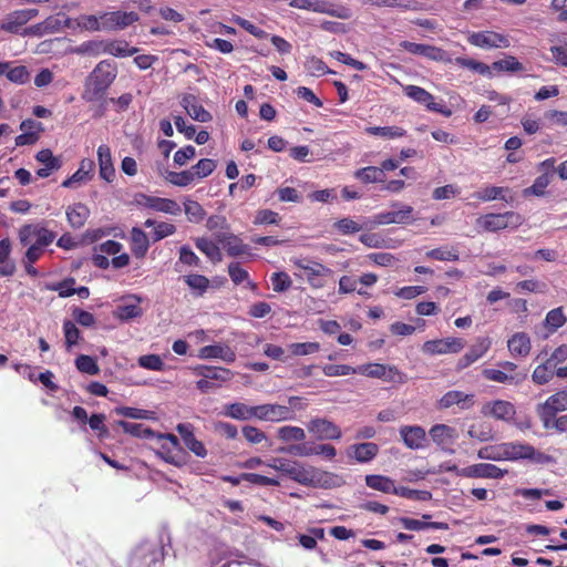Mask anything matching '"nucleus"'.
Listing matches in <instances>:
<instances>
[{
	"label": "nucleus",
	"instance_id": "nucleus-59",
	"mask_svg": "<svg viewBox=\"0 0 567 567\" xmlns=\"http://www.w3.org/2000/svg\"><path fill=\"white\" fill-rule=\"evenodd\" d=\"M186 285L192 289L198 291V295H204L209 288V279L204 275L192 274L184 278Z\"/></svg>",
	"mask_w": 567,
	"mask_h": 567
},
{
	"label": "nucleus",
	"instance_id": "nucleus-13",
	"mask_svg": "<svg viewBox=\"0 0 567 567\" xmlns=\"http://www.w3.org/2000/svg\"><path fill=\"white\" fill-rule=\"evenodd\" d=\"M38 14L39 10L33 8L14 10L6 16L0 28L1 30L9 33L21 34L22 27L25 25L30 20L35 18Z\"/></svg>",
	"mask_w": 567,
	"mask_h": 567
},
{
	"label": "nucleus",
	"instance_id": "nucleus-3",
	"mask_svg": "<svg viewBox=\"0 0 567 567\" xmlns=\"http://www.w3.org/2000/svg\"><path fill=\"white\" fill-rule=\"evenodd\" d=\"M485 231L495 233L506 228H518L523 223L524 218L519 213L509 210L505 213H488L476 220Z\"/></svg>",
	"mask_w": 567,
	"mask_h": 567
},
{
	"label": "nucleus",
	"instance_id": "nucleus-5",
	"mask_svg": "<svg viewBox=\"0 0 567 567\" xmlns=\"http://www.w3.org/2000/svg\"><path fill=\"white\" fill-rule=\"evenodd\" d=\"M298 269L305 271L308 284L315 288H323L327 284V278H331L334 271L321 262L306 259H298L295 262Z\"/></svg>",
	"mask_w": 567,
	"mask_h": 567
},
{
	"label": "nucleus",
	"instance_id": "nucleus-47",
	"mask_svg": "<svg viewBox=\"0 0 567 567\" xmlns=\"http://www.w3.org/2000/svg\"><path fill=\"white\" fill-rule=\"evenodd\" d=\"M184 212L190 223H200L206 216L203 206L198 202L189 198H186L184 202Z\"/></svg>",
	"mask_w": 567,
	"mask_h": 567
},
{
	"label": "nucleus",
	"instance_id": "nucleus-24",
	"mask_svg": "<svg viewBox=\"0 0 567 567\" xmlns=\"http://www.w3.org/2000/svg\"><path fill=\"white\" fill-rule=\"evenodd\" d=\"M216 240L221 244L229 257H240L250 255V248L237 235L224 233L216 236Z\"/></svg>",
	"mask_w": 567,
	"mask_h": 567
},
{
	"label": "nucleus",
	"instance_id": "nucleus-8",
	"mask_svg": "<svg viewBox=\"0 0 567 567\" xmlns=\"http://www.w3.org/2000/svg\"><path fill=\"white\" fill-rule=\"evenodd\" d=\"M135 202L140 206L169 215H178L182 212L178 203L171 198H163L140 193L135 195Z\"/></svg>",
	"mask_w": 567,
	"mask_h": 567
},
{
	"label": "nucleus",
	"instance_id": "nucleus-57",
	"mask_svg": "<svg viewBox=\"0 0 567 567\" xmlns=\"http://www.w3.org/2000/svg\"><path fill=\"white\" fill-rule=\"evenodd\" d=\"M7 79L14 84H25L30 81V72L27 66L18 65L12 68L11 65L8 68L6 72Z\"/></svg>",
	"mask_w": 567,
	"mask_h": 567
},
{
	"label": "nucleus",
	"instance_id": "nucleus-18",
	"mask_svg": "<svg viewBox=\"0 0 567 567\" xmlns=\"http://www.w3.org/2000/svg\"><path fill=\"white\" fill-rule=\"evenodd\" d=\"M463 477L468 478H503L507 471L491 463H477L462 468Z\"/></svg>",
	"mask_w": 567,
	"mask_h": 567
},
{
	"label": "nucleus",
	"instance_id": "nucleus-16",
	"mask_svg": "<svg viewBox=\"0 0 567 567\" xmlns=\"http://www.w3.org/2000/svg\"><path fill=\"white\" fill-rule=\"evenodd\" d=\"M475 404V395L458 390L447 391L439 401L436 408L446 410L457 405L461 410H470Z\"/></svg>",
	"mask_w": 567,
	"mask_h": 567
},
{
	"label": "nucleus",
	"instance_id": "nucleus-17",
	"mask_svg": "<svg viewBox=\"0 0 567 567\" xmlns=\"http://www.w3.org/2000/svg\"><path fill=\"white\" fill-rule=\"evenodd\" d=\"M399 206L400 208L398 210L377 214L374 216V221L379 225L409 224L412 221L413 207L410 205H400L399 203L392 204V207Z\"/></svg>",
	"mask_w": 567,
	"mask_h": 567
},
{
	"label": "nucleus",
	"instance_id": "nucleus-44",
	"mask_svg": "<svg viewBox=\"0 0 567 567\" xmlns=\"http://www.w3.org/2000/svg\"><path fill=\"white\" fill-rule=\"evenodd\" d=\"M505 193H508V188L501 186H489L474 193L473 197L481 202H491L495 199H503L505 202H508V199L505 196Z\"/></svg>",
	"mask_w": 567,
	"mask_h": 567
},
{
	"label": "nucleus",
	"instance_id": "nucleus-55",
	"mask_svg": "<svg viewBox=\"0 0 567 567\" xmlns=\"http://www.w3.org/2000/svg\"><path fill=\"white\" fill-rule=\"evenodd\" d=\"M322 372L326 377H344L358 373V367H351L349 364H324Z\"/></svg>",
	"mask_w": 567,
	"mask_h": 567
},
{
	"label": "nucleus",
	"instance_id": "nucleus-4",
	"mask_svg": "<svg viewBox=\"0 0 567 567\" xmlns=\"http://www.w3.org/2000/svg\"><path fill=\"white\" fill-rule=\"evenodd\" d=\"M499 369L486 368L482 371L484 379L497 383H504L509 385H519L523 383L527 374L517 372V364L512 361H501L497 363Z\"/></svg>",
	"mask_w": 567,
	"mask_h": 567
},
{
	"label": "nucleus",
	"instance_id": "nucleus-51",
	"mask_svg": "<svg viewBox=\"0 0 567 567\" xmlns=\"http://www.w3.org/2000/svg\"><path fill=\"white\" fill-rule=\"evenodd\" d=\"M217 167V162L212 158H202L190 167L194 178H205L209 176Z\"/></svg>",
	"mask_w": 567,
	"mask_h": 567
},
{
	"label": "nucleus",
	"instance_id": "nucleus-40",
	"mask_svg": "<svg viewBox=\"0 0 567 567\" xmlns=\"http://www.w3.org/2000/svg\"><path fill=\"white\" fill-rule=\"evenodd\" d=\"M426 258L440 261H457L460 259V251L456 246L444 245L429 250L425 254Z\"/></svg>",
	"mask_w": 567,
	"mask_h": 567
},
{
	"label": "nucleus",
	"instance_id": "nucleus-34",
	"mask_svg": "<svg viewBox=\"0 0 567 567\" xmlns=\"http://www.w3.org/2000/svg\"><path fill=\"white\" fill-rule=\"evenodd\" d=\"M365 485L374 491L395 495L396 487L394 481L385 475L369 474L364 477Z\"/></svg>",
	"mask_w": 567,
	"mask_h": 567
},
{
	"label": "nucleus",
	"instance_id": "nucleus-19",
	"mask_svg": "<svg viewBox=\"0 0 567 567\" xmlns=\"http://www.w3.org/2000/svg\"><path fill=\"white\" fill-rule=\"evenodd\" d=\"M404 445L411 450H420L426 446L427 436L420 425H403L399 430Z\"/></svg>",
	"mask_w": 567,
	"mask_h": 567
},
{
	"label": "nucleus",
	"instance_id": "nucleus-2",
	"mask_svg": "<svg viewBox=\"0 0 567 567\" xmlns=\"http://www.w3.org/2000/svg\"><path fill=\"white\" fill-rule=\"evenodd\" d=\"M267 466L280 472L282 475L295 482H298L301 485L309 486L315 482L313 468H307L301 463L293 460L275 457L272 458L271 463L267 464Z\"/></svg>",
	"mask_w": 567,
	"mask_h": 567
},
{
	"label": "nucleus",
	"instance_id": "nucleus-63",
	"mask_svg": "<svg viewBox=\"0 0 567 567\" xmlns=\"http://www.w3.org/2000/svg\"><path fill=\"white\" fill-rule=\"evenodd\" d=\"M305 68L309 74L313 76H321L327 73H331L332 71L327 66V64L317 56H310L305 62Z\"/></svg>",
	"mask_w": 567,
	"mask_h": 567
},
{
	"label": "nucleus",
	"instance_id": "nucleus-10",
	"mask_svg": "<svg viewBox=\"0 0 567 567\" xmlns=\"http://www.w3.org/2000/svg\"><path fill=\"white\" fill-rule=\"evenodd\" d=\"M467 41L470 44L483 49H506L511 45L506 35L489 30L473 32L468 35Z\"/></svg>",
	"mask_w": 567,
	"mask_h": 567
},
{
	"label": "nucleus",
	"instance_id": "nucleus-50",
	"mask_svg": "<svg viewBox=\"0 0 567 567\" xmlns=\"http://www.w3.org/2000/svg\"><path fill=\"white\" fill-rule=\"evenodd\" d=\"M277 435L284 442H302L306 439L303 429L299 426L285 425L278 429Z\"/></svg>",
	"mask_w": 567,
	"mask_h": 567
},
{
	"label": "nucleus",
	"instance_id": "nucleus-29",
	"mask_svg": "<svg viewBox=\"0 0 567 567\" xmlns=\"http://www.w3.org/2000/svg\"><path fill=\"white\" fill-rule=\"evenodd\" d=\"M507 348L512 357L526 358L532 350V341L526 332H516L507 341Z\"/></svg>",
	"mask_w": 567,
	"mask_h": 567
},
{
	"label": "nucleus",
	"instance_id": "nucleus-25",
	"mask_svg": "<svg viewBox=\"0 0 567 567\" xmlns=\"http://www.w3.org/2000/svg\"><path fill=\"white\" fill-rule=\"evenodd\" d=\"M380 447L377 443L365 442L353 444L348 449V456L358 463H369L379 454Z\"/></svg>",
	"mask_w": 567,
	"mask_h": 567
},
{
	"label": "nucleus",
	"instance_id": "nucleus-39",
	"mask_svg": "<svg viewBox=\"0 0 567 567\" xmlns=\"http://www.w3.org/2000/svg\"><path fill=\"white\" fill-rule=\"evenodd\" d=\"M195 371L198 375L219 382L229 381L234 375L229 369L219 367L198 365Z\"/></svg>",
	"mask_w": 567,
	"mask_h": 567
},
{
	"label": "nucleus",
	"instance_id": "nucleus-1",
	"mask_svg": "<svg viewBox=\"0 0 567 567\" xmlns=\"http://www.w3.org/2000/svg\"><path fill=\"white\" fill-rule=\"evenodd\" d=\"M117 75V68L113 61L103 60L96 64L84 82L81 99L87 103L100 102L95 113L96 117L104 115L107 105L105 94Z\"/></svg>",
	"mask_w": 567,
	"mask_h": 567
},
{
	"label": "nucleus",
	"instance_id": "nucleus-31",
	"mask_svg": "<svg viewBox=\"0 0 567 567\" xmlns=\"http://www.w3.org/2000/svg\"><path fill=\"white\" fill-rule=\"evenodd\" d=\"M95 163L90 158H84L80 163V167L66 179L62 182V187L71 188L81 182L91 181L93 177Z\"/></svg>",
	"mask_w": 567,
	"mask_h": 567
},
{
	"label": "nucleus",
	"instance_id": "nucleus-61",
	"mask_svg": "<svg viewBox=\"0 0 567 567\" xmlns=\"http://www.w3.org/2000/svg\"><path fill=\"white\" fill-rule=\"evenodd\" d=\"M288 350L295 357H302L316 353L320 350L319 342H296L288 346Z\"/></svg>",
	"mask_w": 567,
	"mask_h": 567
},
{
	"label": "nucleus",
	"instance_id": "nucleus-32",
	"mask_svg": "<svg viewBox=\"0 0 567 567\" xmlns=\"http://www.w3.org/2000/svg\"><path fill=\"white\" fill-rule=\"evenodd\" d=\"M431 518L430 514H423L422 520L410 517H401L400 523L405 529L409 530H423L426 528L447 530L449 524L444 522H427Z\"/></svg>",
	"mask_w": 567,
	"mask_h": 567
},
{
	"label": "nucleus",
	"instance_id": "nucleus-56",
	"mask_svg": "<svg viewBox=\"0 0 567 567\" xmlns=\"http://www.w3.org/2000/svg\"><path fill=\"white\" fill-rule=\"evenodd\" d=\"M75 367L80 372L90 375H95L100 372V368L96 363V360L93 357L86 354H80L75 359Z\"/></svg>",
	"mask_w": 567,
	"mask_h": 567
},
{
	"label": "nucleus",
	"instance_id": "nucleus-28",
	"mask_svg": "<svg viewBox=\"0 0 567 567\" xmlns=\"http://www.w3.org/2000/svg\"><path fill=\"white\" fill-rule=\"evenodd\" d=\"M91 215L90 208L83 203H74L65 209L66 220L71 228L80 229Z\"/></svg>",
	"mask_w": 567,
	"mask_h": 567
},
{
	"label": "nucleus",
	"instance_id": "nucleus-6",
	"mask_svg": "<svg viewBox=\"0 0 567 567\" xmlns=\"http://www.w3.org/2000/svg\"><path fill=\"white\" fill-rule=\"evenodd\" d=\"M296 414L290 406L277 403L256 405L255 419L266 422H284L295 420Z\"/></svg>",
	"mask_w": 567,
	"mask_h": 567
},
{
	"label": "nucleus",
	"instance_id": "nucleus-42",
	"mask_svg": "<svg viewBox=\"0 0 567 567\" xmlns=\"http://www.w3.org/2000/svg\"><path fill=\"white\" fill-rule=\"evenodd\" d=\"M136 303L120 305L114 310V317L120 320L127 321L134 318H138L143 315V310L140 307L141 298L134 296Z\"/></svg>",
	"mask_w": 567,
	"mask_h": 567
},
{
	"label": "nucleus",
	"instance_id": "nucleus-41",
	"mask_svg": "<svg viewBox=\"0 0 567 567\" xmlns=\"http://www.w3.org/2000/svg\"><path fill=\"white\" fill-rule=\"evenodd\" d=\"M354 177L364 184L384 183L385 175L377 166L362 167L354 172Z\"/></svg>",
	"mask_w": 567,
	"mask_h": 567
},
{
	"label": "nucleus",
	"instance_id": "nucleus-14",
	"mask_svg": "<svg viewBox=\"0 0 567 567\" xmlns=\"http://www.w3.org/2000/svg\"><path fill=\"white\" fill-rule=\"evenodd\" d=\"M429 435L433 443L439 446L442 451L452 452L451 446L454 445L458 439L457 430L447 424H434Z\"/></svg>",
	"mask_w": 567,
	"mask_h": 567
},
{
	"label": "nucleus",
	"instance_id": "nucleus-20",
	"mask_svg": "<svg viewBox=\"0 0 567 567\" xmlns=\"http://www.w3.org/2000/svg\"><path fill=\"white\" fill-rule=\"evenodd\" d=\"M492 341L489 338H477L476 342L468 349V351L458 359L456 368L463 370L484 357L491 349Z\"/></svg>",
	"mask_w": 567,
	"mask_h": 567
},
{
	"label": "nucleus",
	"instance_id": "nucleus-15",
	"mask_svg": "<svg viewBox=\"0 0 567 567\" xmlns=\"http://www.w3.org/2000/svg\"><path fill=\"white\" fill-rule=\"evenodd\" d=\"M307 429L318 440H340L342 436L341 429L328 419H312L308 423Z\"/></svg>",
	"mask_w": 567,
	"mask_h": 567
},
{
	"label": "nucleus",
	"instance_id": "nucleus-30",
	"mask_svg": "<svg viewBox=\"0 0 567 567\" xmlns=\"http://www.w3.org/2000/svg\"><path fill=\"white\" fill-rule=\"evenodd\" d=\"M35 159L43 164V167L37 171V175L41 178L49 177L54 171H58L62 166V162L55 157L51 150L43 148L35 155Z\"/></svg>",
	"mask_w": 567,
	"mask_h": 567
},
{
	"label": "nucleus",
	"instance_id": "nucleus-33",
	"mask_svg": "<svg viewBox=\"0 0 567 567\" xmlns=\"http://www.w3.org/2000/svg\"><path fill=\"white\" fill-rule=\"evenodd\" d=\"M308 11H313L318 13H326L339 19H349L351 17L350 10L346 7H334L333 4L324 1V0H309V6L306 9Z\"/></svg>",
	"mask_w": 567,
	"mask_h": 567
},
{
	"label": "nucleus",
	"instance_id": "nucleus-62",
	"mask_svg": "<svg viewBox=\"0 0 567 567\" xmlns=\"http://www.w3.org/2000/svg\"><path fill=\"white\" fill-rule=\"evenodd\" d=\"M101 23H102L101 13L97 16L83 14V16H80L78 19V25L81 29H84V30L91 31V32L102 31L103 28H102Z\"/></svg>",
	"mask_w": 567,
	"mask_h": 567
},
{
	"label": "nucleus",
	"instance_id": "nucleus-53",
	"mask_svg": "<svg viewBox=\"0 0 567 567\" xmlns=\"http://www.w3.org/2000/svg\"><path fill=\"white\" fill-rule=\"evenodd\" d=\"M556 414L567 410V390L558 391L543 403Z\"/></svg>",
	"mask_w": 567,
	"mask_h": 567
},
{
	"label": "nucleus",
	"instance_id": "nucleus-38",
	"mask_svg": "<svg viewBox=\"0 0 567 567\" xmlns=\"http://www.w3.org/2000/svg\"><path fill=\"white\" fill-rule=\"evenodd\" d=\"M532 445L523 442H505V458L506 461H520L527 460Z\"/></svg>",
	"mask_w": 567,
	"mask_h": 567
},
{
	"label": "nucleus",
	"instance_id": "nucleus-35",
	"mask_svg": "<svg viewBox=\"0 0 567 567\" xmlns=\"http://www.w3.org/2000/svg\"><path fill=\"white\" fill-rule=\"evenodd\" d=\"M131 251L136 258H144L150 248V240L144 230L133 227L131 230Z\"/></svg>",
	"mask_w": 567,
	"mask_h": 567
},
{
	"label": "nucleus",
	"instance_id": "nucleus-7",
	"mask_svg": "<svg viewBox=\"0 0 567 567\" xmlns=\"http://www.w3.org/2000/svg\"><path fill=\"white\" fill-rule=\"evenodd\" d=\"M481 413L486 417L511 423L516 417V408L507 400L496 399L486 402L482 406Z\"/></svg>",
	"mask_w": 567,
	"mask_h": 567
},
{
	"label": "nucleus",
	"instance_id": "nucleus-60",
	"mask_svg": "<svg viewBox=\"0 0 567 567\" xmlns=\"http://www.w3.org/2000/svg\"><path fill=\"white\" fill-rule=\"evenodd\" d=\"M409 380L408 374L399 370L396 365L384 364V377L383 382L404 384Z\"/></svg>",
	"mask_w": 567,
	"mask_h": 567
},
{
	"label": "nucleus",
	"instance_id": "nucleus-54",
	"mask_svg": "<svg viewBox=\"0 0 567 567\" xmlns=\"http://www.w3.org/2000/svg\"><path fill=\"white\" fill-rule=\"evenodd\" d=\"M75 282L76 281L73 277H68L62 281L47 285V289L51 291H56L59 297L61 298H68L73 296Z\"/></svg>",
	"mask_w": 567,
	"mask_h": 567
},
{
	"label": "nucleus",
	"instance_id": "nucleus-22",
	"mask_svg": "<svg viewBox=\"0 0 567 567\" xmlns=\"http://www.w3.org/2000/svg\"><path fill=\"white\" fill-rule=\"evenodd\" d=\"M178 434L181 435L185 446L193 452L197 457H206L207 450L204 443L196 439L194 434V426L190 423H179L176 426Z\"/></svg>",
	"mask_w": 567,
	"mask_h": 567
},
{
	"label": "nucleus",
	"instance_id": "nucleus-21",
	"mask_svg": "<svg viewBox=\"0 0 567 567\" xmlns=\"http://www.w3.org/2000/svg\"><path fill=\"white\" fill-rule=\"evenodd\" d=\"M400 47L411 54L425 56L432 61H444L446 55L443 49L430 44L402 41Z\"/></svg>",
	"mask_w": 567,
	"mask_h": 567
},
{
	"label": "nucleus",
	"instance_id": "nucleus-49",
	"mask_svg": "<svg viewBox=\"0 0 567 567\" xmlns=\"http://www.w3.org/2000/svg\"><path fill=\"white\" fill-rule=\"evenodd\" d=\"M455 63L461 68L468 69V70L476 72L481 75L491 76V74H492L489 65H487L483 62L476 61L474 59L457 56L455 59Z\"/></svg>",
	"mask_w": 567,
	"mask_h": 567
},
{
	"label": "nucleus",
	"instance_id": "nucleus-23",
	"mask_svg": "<svg viewBox=\"0 0 567 567\" xmlns=\"http://www.w3.org/2000/svg\"><path fill=\"white\" fill-rule=\"evenodd\" d=\"M99 175L107 183L114 182L116 171L113 164L112 152L109 145L102 144L97 147Z\"/></svg>",
	"mask_w": 567,
	"mask_h": 567
},
{
	"label": "nucleus",
	"instance_id": "nucleus-11",
	"mask_svg": "<svg viewBox=\"0 0 567 567\" xmlns=\"http://www.w3.org/2000/svg\"><path fill=\"white\" fill-rule=\"evenodd\" d=\"M86 49L95 50L96 53H106L117 58H125L135 54L138 49L130 47L125 40L89 42L84 44Z\"/></svg>",
	"mask_w": 567,
	"mask_h": 567
},
{
	"label": "nucleus",
	"instance_id": "nucleus-36",
	"mask_svg": "<svg viewBox=\"0 0 567 567\" xmlns=\"http://www.w3.org/2000/svg\"><path fill=\"white\" fill-rule=\"evenodd\" d=\"M196 248L202 251L212 262L217 264L223 260L221 251L218 245L207 237L195 239Z\"/></svg>",
	"mask_w": 567,
	"mask_h": 567
},
{
	"label": "nucleus",
	"instance_id": "nucleus-46",
	"mask_svg": "<svg viewBox=\"0 0 567 567\" xmlns=\"http://www.w3.org/2000/svg\"><path fill=\"white\" fill-rule=\"evenodd\" d=\"M117 425L123 429V431L127 434H131L135 437H152L154 435V431L150 427L144 426L141 423H132L127 421H118Z\"/></svg>",
	"mask_w": 567,
	"mask_h": 567
},
{
	"label": "nucleus",
	"instance_id": "nucleus-43",
	"mask_svg": "<svg viewBox=\"0 0 567 567\" xmlns=\"http://www.w3.org/2000/svg\"><path fill=\"white\" fill-rule=\"evenodd\" d=\"M365 133L373 136H380L388 140L401 138L406 135V131L400 126H369Z\"/></svg>",
	"mask_w": 567,
	"mask_h": 567
},
{
	"label": "nucleus",
	"instance_id": "nucleus-26",
	"mask_svg": "<svg viewBox=\"0 0 567 567\" xmlns=\"http://www.w3.org/2000/svg\"><path fill=\"white\" fill-rule=\"evenodd\" d=\"M199 359H221L227 363L236 360L235 351L227 344H209L199 349Z\"/></svg>",
	"mask_w": 567,
	"mask_h": 567
},
{
	"label": "nucleus",
	"instance_id": "nucleus-45",
	"mask_svg": "<svg viewBox=\"0 0 567 567\" xmlns=\"http://www.w3.org/2000/svg\"><path fill=\"white\" fill-rule=\"evenodd\" d=\"M63 334L64 342L68 350H71L74 346L79 344L82 339L81 331L72 320L63 321Z\"/></svg>",
	"mask_w": 567,
	"mask_h": 567
},
{
	"label": "nucleus",
	"instance_id": "nucleus-9",
	"mask_svg": "<svg viewBox=\"0 0 567 567\" xmlns=\"http://www.w3.org/2000/svg\"><path fill=\"white\" fill-rule=\"evenodd\" d=\"M101 19L103 31H117L132 25L134 22L138 21L140 17L134 11L126 12L118 10L101 12Z\"/></svg>",
	"mask_w": 567,
	"mask_h": 567
},
{
	"label": "nucleus",
	"instance_id": "nucleus-58",
	"mask_svg": "<svg viewBox=\"0 0 567 567\" xmlns=\"http://www.w3.org/2000/svg\"><path fill=\"white\" fill-rule=\"evenodd\" d=\"M395 495L414 501L427 502L432 499V493L430 491L412 489L406 486H398Z\"/></svg>",
	"mask_w": 567,
	"mask_h": 567
},
{
	"label": "nucleus",
	"instance_id": "nucleus-48",
	"mask_svg": "<svg viewBox=\"0 0 567 567\" xmlns=\"http://www.w3.org/2000/svg\"><path fill=\"white\" fill-rule=\"evenodd\" d=\"M165 178L171 184L178 187H186L194 183V174L190 169L182 172L166 171Z\"/></svg>",
	"mask_w": 567,
	"mask_h": 567
},
{
	"label": "nucleus",
	"instance_id": "nucleus-27",
	"mask_svg": "<svg viewBox=\"0 0 567 567\" xmlns=\"http://www.w3.org/2000/svg\"><path fill=\"white\" fill-rule=\"evenodd\" d=\"M182 106L187 114L195 121L206 123L213 120L212 114L198 103L197 97L193 94H185L181 101Z\"/></svg>",
	"mask_w": 567,
	"mask_h": 567
},
{
	"label": "nucleus",
	"instance_id": "nucleus-12",
	"mask_svg": "<svg viewBox=\"0 0 567 567\" xmlns=\"http://www.w3.org/2000/svg\"><path fill=\"white\" fill-rule=\"evenodd\" d=\"M464 347L465 341L462 338L449 337L425 341L422 346V351L431 355L458 353Z\"/></svg>",
	"mask_w": 567,
	"mask_h": 567
},
{
	"label": "nucleus",
	"instance_id": "nucleus-64",
	"mask_svg": "<svg viewBox=\"0 0 567 567\" xmlns=\"http://www.w3.org/2000/svg\"><path fill=\"white\" fill-rule=\"evenodd\" d=\"M566 321L567 318L564 315L561 307L551 309L550 311L547 312L545 318L546 326L554 331L561 328L566 323Z\"/></svg>",
	"mask_w": 567,
	"mask_h": 567
},
{
	"label": "nucleus",
	"instance_id": "nucleus-37",
	"mask_svg": "<svg viewBox=\"0 0 567 567\" xmlns=\"http://www.w3.org/2000/svg\"><path fill=\"white\" fill-rule=\"evenodd\" d=\"M255 410L256 405L248 406L245 403L235 402L225 405L224 415L235 420L246 421L255 417Z\"/></svg>",
	"mask_w": 567,
	"mask_h": 567
},
{
	"label": "nucleus",
	"instance_id": "nucleus-52",
	"mask_svg": "<svg viewBox=\"0 0 567 567\" xmlns=\"http://www.w3.org/2000/svg\"><path fill=\"white\" fill-rule=\"evenodd\" d=\"M477 456L482 460L506 461L504 443L481 447Z\"/></svg>",
	"mask_w": 567,
	"mask_h": 567
}]
</instances>
